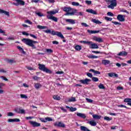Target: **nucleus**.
<instances>
[{"label": "nucleus", "instance_id": "f257e3e1", "mask_svg": "<svg viewBox=\"0 0 131 131\" xmlns=\"http://www.w3.org/2000/svg\"><path fill=\"white\" fill-rule=\"evenodd\" d=\"M63 11H64V12H66V13L64 14L65 16H68L69 15H70L71 16H73L75 15V13L77 12V10L73 9L70 7H63Z\"/></svg>", "mask_w": 131, "mask_h": 131}, {"label": "nucleus", "instance_id": "f03ea898", "mask_svg": "<svg viewBox=\"0 0 131 131\" xmlns=\"http://www.w3.org/2000/svg\"><path fill=\"white\" fill-rule=\"evenodd\" d=\"M23 43L27 45V46H29V47H31L33 49H36L35 46L32 44V40L28 38H23L21 40Z\"/></svg>", "mask_w": 131, "mask_h": 131}, {"label": "nucleus", "instance_id": "7ed1b4c3", "mask_svg": "<svg viewBox=\"0 0 131 131\" xmlns=\"http://www.w3.org/2000/svg\"><path fill=\"white\" fill-rule=\"evenodd\" d=\"M38 66L39 70L43 71V72H46V73H49L50 74H52V71L47 68L45 65L39 63Z\"/></svg>", "mask_w": 131, "mask_h": 131}, {"label": "nucleus", "instance_id": "20e7f679", "mask_svg": "<svg viewBox=\"0 0 131 131\" xmlns=\"http://www.w3.org/2000/svg\"><path fill=\"white\" fill-rule=\"evenodd\" d=\"M108 2L111 3V4L107 6V8H108V9H112L113 10V9H114V7H116L117 6L116 0H108Z\"/></svg>", "mask_w": 131, "mask_h": 131}, {"label": "nucleus", "instance_id": "39448f33", "mask_svg": "<svg viewBox=\"0 0 131 131\" xmlns=\"http://www.w3.org/2000/svg\"><path fill=\"white\" fill-rule=\"evenodd\" d=\"M51 34H52V35H57V36H58V37H60L61 39H64L65 38L64 36H63V34H62V33L60 32H57V31L56 32L54 30L51 31Z\"/></svg>", "mask_w": 131, "mask_h": 131}, {"label": "nucleus", "instance_id": "423d86ee", "mask_svg": "<svg viewBox=\"0 0 131 131\" xmlns=\"http://www.w3.org/2000/svg\"><path fill=\"white\" fill-rule=\"evenodd\" d=\"M125 15H122V14H119L117 17V20H118L120 22H124V21H125Z\"/></svg>", "mask_w": 131, "mask_h": 131}, {"label": "nucleus", "instance_id": "0eeeda50", "mask_svg": "<svg viewBox=\"0 0 131 131\" xmlns=\"http://www.w3.org/2000/svg\"><path fill=\"white\" fill-rule=\"evenodd\" d=\"M29 123L33 127H38V126H40V123H37L35 121H30Z\"/></svg>", "mask_w": 131, "mask_h": 131}, {"label": "nucleus", "instance_id": "6e6552de", "mask_svg": "<svg viewBox=\"0 0 131 131\" xmlns=\"http://www.w3.org/2000/svg\"><path fill=\"white\" fill-rule=\"evenodd\" d=\"M39 120L42 122H48V121H52L53 119L50 117H46L45 118H39Z\"/></svg>", "mask_w": 131, "mask_h": 131}, {"label": "nucleus", "instance_id": "1a4fd4ad", "mask_svg": "<svg viewBox=\"0 0 131 131\" xmlns=\"http://www.w3.org/2000/svg\"><path fill=\"white\" fill-rule=\"evenodd\" d=\"M79 81L80 82V83H82V84H89V83L91 82V81H92V80L85 78L84 80H80Z\"/></svg>", "mask_w": 131, "mask_h": 131}, {"label": "nucleus", "instance_id": "9d476101", "mask_svg": "<svg viewBox=\"0 0 131 131\" xmlns=\"http://www.w3.org/2000/svg\"><path fill=\"white\" fill-rule=\"evenodd\" d=\"M55 126H58V127H65V124L61 122H56L54 123Z\"/></svg>", "mask_w": 131, "mask_h": 131}, {"label": "nucleus", "instance_id": "9b49d317", "mask_svg": "<svg viewBox=\"0 0 131 131\" xmlns=\"http://www.w3.org/2000/svg\"><path fill=\"white\" fill-rule=\"evenodd\" d=\"M47 18H48L49 20H53V21H54L55 22H58V18H57V17L55 16L47 15Z\"/></svg>", "mask_w": 131, "mask_h": 131}, {"label": "nucleus", "instance_id": "f8f14e48", "mask_svg": "<svg viewBox=\"0 0 131 131\" xmlns=\"http://www.w3.org/2000/svg\"><path fill=\"white\" fill-rule=\"evenodd\" d=\"M15 112L16 113L20 114H24L25 113V110H21V108H17L15 110Z\"/></svg>", "mask_w": 131, "mask_h": 131}, {"label": "nucleus", "instance_id": "ddd939ff", "mask_svg": "<svg viewBox=\"0 0 131 131\" xmlns=\"http://www.w3.org/2000/svg\"><path fill=\"white\" fill-rule=\"evenodd\" d=\"M77 116L80 117V118H83V119H85V118H86V115L85 114L80 113H77Z\"/></svg>", "mask_w": 131, "mask_h": 131}, {"label": "nucleus", "instance_id": "4468645a", "mask_svg": "<svg viewBox=\"0 0 131 131\" xmlns=\"http://www.w3.org/2000/svg\"><path fill=\"white\" fill-rule=\"evenodd\" d=\"M90 49H99V46H98V45L96 43H93V41H92V43L90 44Z\"/></svg>", "mask_w": 131, "mask_h": 131}, {"label": "nucleus", "instance_id": "2eb2a0df", "mask_svg": "<svg viewBox=\"0 0 131 131\" xmlns=\"http://www.w3.org/2000/svg\"><path fill=\"white\" fill-rule=\"evenodd\" d=\"M108 76H109V77H113L114 78L115 77H118V74L113 72L108 73Z\"/></svg>", "mask_w": 131, "mask_h": 131}, {"label": "nucleus", "instance_id": "dca6fc26", "mask_svg": "<svg viewBox=\"0 0 131 131\" xmlns=\"http://www.w3.org/2000/svg\"><path fill=\"white\" fill-rule=\"evenodd\" d=\"M0 14H4V15L8 16V17H10V12L5 11L2 9H0Z\"/></svg>", "mask_w": 131, "mask_h": 131}, {"label": "nucleus", "instance_id": "f3484780", "mask_svg": "<svg viewBox=\"0 0 131 131\" xmlns=\"http://www.w3.org/2000/svg\"><path fill=\"white\" fill-rule=\"evenodd\" d=\"M86 12L88 13H90V14H93V15H97L98 13H97V11L93 10V9H87L86 10Z\"/></svg>", "mask_w": 131, "mask_h": 131}, {"label": "nucleus", "instance_id": "a211bd4d", "mask_svg": "<svg viewBox=\"0 0 131 131\" xmlns=\"http://www.w3.org/2000/svg\"><path fill=\"white\" fill-rule=\"evenodd\" d=\"M76 20L75 19H66V22H67L68 23H70V24H75Z\"/></svg>", "mask_w": 131, "mask_h": 131}, {"label": "nucleus", "instance_id": "6ab92c4d", "mask_svg": "<svg viewBox=\"0 0 131 131\" xmlns=\"http://www.w3.org/2000/svg\"><path fill=\"white\" fill-rule=\"evenodd\" d=\"M88 120L87 123H89L92 126H96L97 125V123L94 121H93V120H92V121H89V120Z\"/></svg>", "mask_w": 131, "mask_h": 131}, {"label": "nucleus", "instance_id": "aec40b11", "mask_svg": "<svg viewBox=\"0 0 131 131\" xmlns=\"http://www.w3.org/2000/svg\"><path fill=\"white\" fill-rule=\"evenodd\" d=\"M102 64H103V65H104V66L109 65V64H110V60H108L106 59H103L102 60Z\"/></svg>", "mask_w": 131, "mask_h": 131}, {"label": "nucleus", "instance_id": "412c9836", "mask_svg": "<svg viewBox=\"0 0 131 131\" xmlns=\"http://www.w3.org/2000/svg\"><path fill=\"white\" fill-rule=\"evenodd\" d=\"M91 21L93 23H95V24H98V25H100V24H102L101 21H100L98 19H96V18L92 19Z\"/></svg>", "mask_w": 131, "mask_h": 131}, {"label": "nucleus", "instance_id": "4be33fe9", "mask_svg": "<svg viewBox=\"0 0 131 131\" xmlns=\"http://www.w3.org/2000/svg\"><path fill=\"white\" fill-rule=\"evenodd\" d=\"M66 108H67V109H70V111H71V112H74V111H76V110H77V108H76V107H70L68 106H66Z\"/></svg>", "mask_w": 131, "mask_h": 131}, {"label": "nucleus", "instance_id": "5701e85b", "mask_svg": "<svg viewBox=\"0 0 131 131\" xmlns=\"http://www.w3.org/2000/svg\"><path fill=\"white\" fill-rule=\"evenodd\" d=\"M58 11L56 10L55 11H48L47 12V14L48 15H50V16H52V15H55V14H56V13H57Z\"/></svg>", "mask_w": 131, "mask_h": 131}, {"label": "nucleus", "instance_id": "b1692460", "mask_svg": "<svg viewBox=\"0 0 131 131\" xmlns=\"http://www.w3.org/2000/svg\"><path fill=\"white\" fill-rule=\"evenodd\" d=\"M41 86H42V85H41V84L39 83H35L34 87L36 90H38L39 89H40Z\"/></svg>", "mask_w": 131, "mask_h": 131}, {"label": "nucleus", "instance_id": "393cba45", "mask_svg": "<svg viewBox=\"0 0 131 131\" xmlns=\"http://www.w3.org/2000/svg\"><path fill=\"white\" fill-rule=\"evenodd\" d=\"M118 56H127V52L125 51H122L117 54Z\"/></svg>", "mask_w": 131, "mask_h": 131}, {"label": "nucleus", "instance_id": "a878e982", "mask_svg": "<svg viewBox=\"0 0 131 131\" xmlns=\"http://www.w3.org/2000/svg\"><path fill=\"white\" fill-rule=\"evenodd\" d=\"M94 40H95L96 41H98V42H103V39H102V38L100 37H95Z\"/></svg>", "mask_w": 131, "mask_h": 131}, {"label": "nucleus", "instance_id": "bb28decb", "mask_svg": "<svg viewBox=\"0 0 131 131\" xmlns=\"http://www.w3.org/2000/svg\"><path fill=\"white\" fill-rule=\"evenodd\" d=\"M17 48L18 50H19V51L20 52V53H21V54H24V55H25L26 52L24 51V49L23 48H21V47L20 46H17Z\"/></svg>", "mask_w": 131, "mask_h": 131}, {"label": "nucleus", "instance_id": "cd10ccee", "mask_svg": "<svg viewBox=\"0 0 131 131\" xmlns=\"http://www.w3.org/2000/svg\"><path fill=\"white\" fill-rule=\"evenodd\" d=\"M80 130L81 131H91L89 128L84 126H80Z\"/></svg>", "mask_w": 131, "mask_h": 131}, {"label": "nucleus", "instance_id": "c85d7f7f", "mask_svg": "<svg viewBox=\"0 0 131 131\" xmlns=\"http://www.w3.org/2000/svg\"><path fill=\"white\" fill-rule=\"evenodd\" d=\"M88 32H89V33H90V34H93L95 33H99V32H100V31H93L88 30Z\"/></svg>", "mask_w": 131, "mask_h": 131}, {"label": "nucleus", "instance_id": "c756f323", "mask_svg": "<svg viewBox=\"0 0 131 131\" xmlns=\"http://www.w3.org/2000/svg\"><path fill=\"white\" fill-rule=\"evenodd\" d=\"M53 98L54 100H56V101H60L61 100V97H60V96L58 95H54Z\"/></svg>", "mask_w": 131, "mask_h": 131}, {"label": "nucleus", "instance_id": "7c9ffc66", "mask_svg": "<svg viewBox=\"0 0 131 131\" xmlns=\"http://www.w3.org/2000/svg\"><path fill=\"white\" fill-rule=\"evenodd\" d=\"M93 118L94 119H101V116L98 115H93Z\"/></svg>", "mask_w": 131, "mask_h": 131}, {"label": "nucleus", "instance_id": "2f4dec72", "mask_svg": "<svg viewBox=\"0 0 131 131\" xmlns=\"http://www.w3.org/2000/svg\"><path fill=\"white\" fill-rule=\"evenodd\" d=\"M37 28H38V29H47V28H48V27L47 26H40V25H38V26H37Z\"/></svg>", "mask_w": 131, "mask_h": 131}, {"label": "nucleus", "instance_id": "473e14b6", "mask_svg": "<svg viewBox=\"0 0 131 131\" xmlns=\"http://www.w3.org/2000/svg\"><path fill=\"white\" fill-rule=\"evenodd\" d=\"M17 3H18L19 5L21 6H24L25 5V2L22 0H17Z\"/></svg>", "mask_w": 131, "mask_h": 131}, {"label": "nucleus", "instance_id": "72a5a7b5", "mask_svg": "<svg viewBox=\"0 0 131 131\" xmlns=\"http://www.w3.org/2000/svg\"><path fill=\"white\" fill-rule=\"evenodd\" d=\"M68 102H76V99L75 97H72L71 98L68 99Z\"/></svg>", "mask_w": 131, "mask_h": 131}, {"label": "nucleus", "instance_id": "f704fd0d", "mask_svg": "<svg viewBox=\"0 0 131 131\" xmlns=\"http://www.w3.org/2000/svg\"><path fill=\"white\" fill-rule=\"evenodd\" d=\"M75 50H76V51H80V50H81V46H79V45H76L75 47Z\"/></svg>", "mask_w": 131, "mask_h": 131}, {"label": "nucleus", "instance_id": "c9c22d12", "mask_svg": "<svg viewBox=\"0 0 131 131\" xmlns=\"http://www.w3.org/2000/svg\"><path fill=\"white\" fill-rule=\"evenodd\" d=\"M88 58H89L90 59H97V58H98V56L94 55H91L88 56Z\"/></svg>", "mask_w": 131, "mask_h": 131}, {"label": "nucleus", "instance_id": "e433bc0d", "mask_svg": "<svg viewBox=\"0 0 131 131\" xmlns=\"http://www.w3.org/2000/svg\"><path fill=\"white\" fill-rule=\"evenodd\" d=\"M7 62L8 63H9V64H13V63H16V61L14 60L13 59H8Z\"/></svg>", "mask_w": 131, "mask_h": 131}, {"label": "nucleus", "instance_id": "4c0bfd02", "mask_svg": "<svg viewBox=\"0 0 131 131\" xmlns=\"http://www.w3.org/2000/svg\"><path fill=\"white\" fill-rule=\"evenodd\" d=\"M46 52H47V54H52V53H53V50H52L51 49H47Z\"/></svg>", "mask_w": 131, "mask_h": 131}, {"label": "nucleus", "instance_id": "58836bf2", "mask_svg": "<svg viewBox=\"0 0 131 131\" xmlns=\"http://www.w3.org/2000/svg\"><path fill=\"white\" fill-rule=\"evenodd\" d=\"M98 88L101 90H105V86H104V85L102 83H100L98 85Z\"/></svg>", "mask_w": 131, "mask_h": 131}, {"label": "nucleus", "instance_id": "ea45409f", "mask_svg": "<svg viewBox=\"0 0 131 131\" xmlns=\"http://www.w3.org/2000/svg\"><path fill=\"white\" fill-rule=\"evenodd\" d=\"M92 79L94 82H97V81H99V78L96 77H93L92 78Z\"/></svg>", "mask_w": 131, "mask_h": 131}, {"label": "nucleus", "instance_id": "a19ab883", "mask_svg": "<svg viewBox=\"0 0 131 131\" xmlns=\"http://www.w3.org/2000/svg\"><path fill=\"white\" fill-rule=\"evenodd\" d=\"M104 119L107 121H110V120H112V118H109L108 117L105 116L104 117Z\"/></svg>", "mask_w": 131, "mask_h": 131}, {"label": "nucleus", "instance_id": "79ce46f5", "mask_svg": "<svg viewBox=\"0 0 131 131\" xmlns=\"http://www.w3.org/2000/svg\"><path fill=\"white\" fill-rule=\"evenodd\" d=\"M74 15L76 16H82L83 15V12H76Z\"/></svg>", "mask_w": 131, "mask_h": 131}, {"label": "nucleus", "instance_id": "37998d69", "mask_svg": "<svg viewBox=\"0 0 131 131\" xmlns=\"http://www.w3.org/2000/svg\"><path fill=\"white\" fill-rule=\"evenodd\" d=\"M36 14L37 15V16H39V17H43V16H45L41 12H36Z\"/></svg>", "mask_w": 131, "mask_h": 131}, {"label": "nucleus", "instance_id": "c03bdc74", "mask_svg": "<svg viewBox=\"0 0 131 131\" xmlns=\"http://www.w3.org/2000/svg\"><path fill=\"white\" fill-rule=\"evenodd\" d=\"M43 32H45V33H50L51 34L52 31L50 29H48L43 30Z\"/></svg>", "mask_w": 131, "mask_h": 131}, {"label": "nucleus", "instance_id": "a18cd8bd", "mask_svg": "<svg viewBox=\"0 0 131 131\" xmlns=\"http://www.w3.org/2000/svg\"><path fill=\"white\" fill-rule=\"evenodd\" d=\"M0 78H2V79H3V80H5V81H9V79H7V78L4 76H1Z\"/></svg>", "mask_w": 131, "mask_h": 131}, {"label": "nucleus", "instance_id": "49530a36", "mask_svg": "<svg viewBox=\"0 0 131 131\" xmlns=\"http://www.w3.org/2000/svg\"><path fill=\"white\" fill-rule=\"evenodd\" d=\"M72 6H79V3L78 2H73L72 3Z\"/></svg>", "mask_w": 131, "mask_h": 131}, {"label": "nucleus", "instance_id": "de8ad7c7", "mask_svg": "<svg viewBox=\"0 0 131 131\" xmlns=\"http://www.w3.org/2000/svg\"><path fill=\"white\" fill-rule=\"evenodd\" d=\"M20 98H21V99H27L28 97H27V96L24 94H21Z\"/></svg>", "mask_w": 131, "mask_h": 131}, {"label": "nucleus", "instance_id": "09e8293b", "mask_svg": "<svg viewBox=\"0 0 131 131\" xmlns=\"http://www.w3.org/2000/svg\"><path fill=\"white\" fill-rule=\"evenodd\" d=\"M105 20H106V21H112V18L105 16Z\"/></svg>", "mask_w": 131, "mask_h": 131}, {"label": "nucleus", "instance_id": "8fccbe9b", "mask_svg": "<svg viewBox=\"0 0 131 131\" xmlns=\"http://www.w3.org/2000/svg\"><path fill=\"white\" fill-rule=\"evenodd\" d=\"M86 75L88 76V77H90L91 78H92L93 77V74H92L91 73H87Z\"/></svg>", "mask_w": 131, "mask_h": 131}, {"label": "nucleus", "instance_id": "3c124183", "mask_svg": "<svg viewBox=\"0 0 131 131\" xmlns=\"http://www.w3.org/2000/svg\"><path fill=\"white\" fill-rule=\"evenodd\" d=\"M83 43H86V45H88L89 46H90V45H91V43H92V41H84Z\"/></svg>", "mask_w": 131, "mask_h": 131}, {"label": "nucleus", "instance_id": "603ef678", "mask_svg": "<svg viewBox=\"0 0 131 131\" xmlns=\"http://www.w3.org/2000/svg\"><path fill=\"white\" fill-rule=\"evenodd\" d=\"M107 15L108 16H111V17H113V16H114V14H113V13H112L111 12H107Z\"/></svg>", "mask_w": 131, "mask_h": 131}, {"label": "nucleus", "instance_id": "864d4df0", "mask_svg": "<svg viewBox=\"0 0 131 131\" xmlns=\"http://www.w3.org/2000/svg\"><path fill=\"white\" fill-rule=\"evenodd\" d=\"M25 23H28V24H30V25H31V24H32V22L30 21V20H29L28 19L25 20Z\"/></svg>", "mask_w": 131, "mask_h": 131}, {"label": "nucleus", "instance_id": "5fc2aeb1", "mask_svg": "<svg viewBox=\"0 0 131 131\" xmlns=\"http://www.w3.org/2000/svg\"><path fill=\"white\" fill-rule=\"evenodd\" d=\"M85 4H86L87 5H92V1H85Z\"/></svg>", "mask_w": 131, "mask_h": 131}, {"label": "nucleus", "instance_id": "6e6d98bb", "mask_svg": "<svg viewBox=\"0 0 131 131\" xmlns=\"http://www.w3.org/2000/svg\"><path fill=\"white\" fill-rule=\"evenodd\" d=\"M86 101H87L88 103H93V100L91 99L86 98Z\"/></svg>", "mask_w": 131, "mask_h": 131}, {"label": "nucleus", "instance_id": "4d7b16f0", "mask_svg": "<svg viewBox=\"0 0 131 131\" xmlns=\"http://www.w3.org/2000/svg\"><path fill=\"white\" fill-rule=\"evenodd\" d=\"M7 115L8 116H14V114L12 112H9L7 114Z\"/></svg>", "mask_w": 131, "mask_h": 131}, {"label": "nucleus", "instance_id": "13d9d810", "mask_svg": "<svg viewBox=\"0 0 131 131\" xmlns=\"http://www.w3.org/2000/svg\"><path fill=\"white\" fill-rule=\"evenodd\" d=\"M14 122H20V119L18 118L13 119Z\"/></svg>", "mask_w": 131, "mask_h": 131}, {"label": "nucleus", "instance_id": "bf43d9fd", "mask_svg": "<svg viewBox=\"0 0 131 131\" xmlns=\"http://www.w3.org/2000/svg\"><path fill=\"white\" fill-rule=\"evenodd\" d=\"M33 79H34V80H38V79H39V77L35 76L33 77Z\"/></svg>", "mask_w": 131, "mask_h": 131}, {"label": "nucleus", "instance_id": "052dcab7", "mask_svg": "<svg viewBox=\"0 0 131 131\" xmlns=\"http://www.w3.org/2000/svg\"><path fill=\"white\" fill-rule=\"evenodd\" d=\"M94 74V75H96V74H101V72H100L99 71L95 70Z\"/></svg>", "mask_w": 131, "mask_h": 131}, {"label": "nucleus", "instance_id": "680f3d73", "mask_svg": "<svg viewBox=\"0 0 131 131\" xmlns=\"http://www.w3.org/2000/svg\"><path fill=\"white\" fill-rule=\"evenodd\" d=\"M82 26H84V27H88L89 25H88L86 23H82L81 24Z\"/></svg>", "mask_w": 131, "mask_h": 131}, {"label": "nucleus", "instance_id": "e2e57ef3", "mask_svg": "<svg viewBox=\"0 0 131 131\" xmlns=\"http://www.w3.org/2000/svg\"><path fill=\"white\" fill-rule=\"evenodd\" d=\"M22 34H23V35H26L27 36H28V35H29V33H27L26 32H23Z\"/></svg>", "mask_w": 131, "mask_h": 131}, {"label": "nucleus", "instance_id": "0e129e2a", "mask_svg": "<svg viewBox=\"0 0 131 131\" xmlns=\"http://www.w3.org/2000/svg\"><path fill=\"white\" fill-rule=\"evenodd\" d=\"M30 36H31V37H33V38H35V39H36V38H37V37H36V36H35L32 34H30Z\"/></svg>", "mask_w": 131, "mask_h": 131}, {"label": "nucleus", "instance_id": "69168bd1", "mask_svg": "<svg viewBox=\"0 0 131 131\" xmlns=\"http://www.w3.org/2000/svg\"><path fill=\"white\" fill-rule=\"evenodd\" d=\"M8 122H14V119H8Z\"/></svg>", "mask_w": 131, "mask_h": 131}, {"label": "nucleus", "instance_id": "338daca9", "mask_svg": "<svg viewBox=\"0 0 131 131\" xmlns=\"http://www.w3.org/2000/svg\"><path fill=\"white\" fill-rule=\"evenodd\" d=\"M120 12H122L123 13H126L127 14H128V11H126V10L122 9L120 10Z\"/></svg>", "mask_w": 131, "mask_h": 131}, {"label": "nucleus", "instance_id": "774afa93", "mask_svg": "<svg viewBox=\"0 0 131 131\" xmlns=\"http://www.w3.org/2000/svg\"><path fill=\"white\" fill-rule=\"evenodd\" d=\"M5 85H6V84H5V83L0 82V89L1 88H3V86H5Z\"/></svg>", "mask_w": 131, "mask_h": 131}]
</instances>
